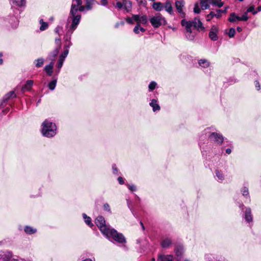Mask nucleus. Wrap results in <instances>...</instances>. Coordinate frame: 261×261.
<instances>
[{
  "mask_svg": "<svg viewBox=\"0 0 261 261\" xmlns=\"http://www.w3.org/2000/svg\"><path fill=\"white\" fill-rule=\"evenodd\" d=\"M76 10H75L72 7V9L71 10V14L73 16L72 18V23L70 25L68 30L67 31V34L66 38V41H69L68 44H65L64 51L61 54V55L63 56L66 57L69 53L68 48L70 47V46L72 45V43L70 41L71 39V35L73 33V31L76 29L78 24L80 21V16L76 15L75 14Z\"/></svg>",
  "mask_w": 261,
  "mask_h": 261,
  "instance_id": "nucleus-1",
  "label": "nucleus"
},
{
  "mask_svg": "<svg viewBox=\"0 0 261 261\" xmlns=\"http://www.w3.org/2000/svg\"><path fill=\"white\" fill-rule=\"evenodd\" d=\"M41 126V133L43 136L51 138L56 134L57 127L53 122L45 120L42 123Z\"/></svg>",
  "mask_w": 261,
  "mask_h": 261,
  "instance_id": "nucleus-2",
  "label": "nucleus"
},
{
  "mask_svg": "<svg viewBox=\"0 0 261 261\" xmlns=\"http://www.w3.org/2000/svg\"><path fill=\"white\" fill-rule=\"evenodd\" d=\"M104 236L110 241H114L118 243L124 244L126 243V239L122 233L118 232L116 230L110 227Z\"/></svg>",
  "mask_w": 261,
  "mask_h": 261,
  "instance_id": "nucleus-3",
  "label": "nucleus"
},
{
  "mask_svg": "<svg viewBox=\"0 0 261 261\" xmlns=\"http://www.w3.org/2000/svg\"><path fill=\"white\" fill-rule=\"evenodd\" d=\"M82 0H72V4L71 5V8L70 10V12L69 13V15L68 16V19H67V23L68 24L71 21V23H72V18L73 16L71 14V10L72 9V7L73 6V8L75 10H76L75 14L76 15H80V19L81 18V15L77 13L78 10L80 11H84L85 9H86V6H82Z\"/></svg>",
  "mask_w": 261,
  "mask_h": 261,
  "instance_id": "nucleus-4",
  "label": "nucleus"
},
{
  "mask_svg": "<svg viewBox=\"0 0 261 261\" xmlns=\"http://www.w3.org/2000/svg\"><path fill=\"white\" fill-rule=\"evenodd\" d=\"M150 22L155 28H159L161 25H165L167 23L165 17L160 13H157L150 18Z\"/></svg>",
  "mask_w": 261,
  "mask_h": 261,
  "instance_id": "nucleus-5",
  "label": "nucleus"
},
{
  "mask_svg": "<svg viewBox=\"0 0 261 261\" xmlns=\"http://www.w3.org/2000/svg\"><path fill=\"white\" fill-rule=\"evenodd\" d=\"M95 223L103 235L110 228L109 225L106 224V221L102 216L97 217L95 219Z\"/></svg>",
  "mask_w": 261,
  "mask_h": 261,
  "instance_id": "nucleus-6",
  "label": "nucleus"
},
{
  "mask_svg": "<svg viewBox=\"0 0 261 261\" xmlns=\"http://www.w3.org/2000/svg\"><path fill=\"white\" fill-rule=\"evenodd\" d=\"M126 21L129 23L133 24L134 22H137L138 21H142L143 24L147 23L148 21V18L146 15L140 16L139 15L133 14L132 17H127L125 18Z\"/></svg>",
  "mask_w": 261,
  "mask_h": 261,
  "instance_id": "nucleus-7",
  "label": "nucleus"
},
{
  "mask_svg": "<svg viewBox=\"0 0 261 261\" xmlns=\"http://www.w3.org/2000/svg\"><path fill=\"white\" fill-rule=\"evenodd\" d=\"M114 6L118 10L124 9L126 12H129L132 9V3L128 0H123L122 2H117L114 4Z\"/></svg>",
  "mask_w": 261,
  "mask_h": 261,
  "instance_id": "nucleus-8",
  "label": "nucleus"
},
{
  "mask_svg": "<svg viewBox=\"0 0 261 261\" xmlns=\"http://www.w3.org/2000/svg\"><path fill=\"white\" fill-rule=\"evenodd\" d=\"M181 24L182 26L185 27L186 30V37L188 39L190 40H194L195 38V35L192 33L191 27H192V22L191 21H186L183 19L181 21Z\"/></svg>",
  "mask_w": 261,
  "mask_h": 261,
  "instance_id": "nucleus-9",
  "label": "nucleus"
},
{
  "mask_svg": "<svg viewBox=\"0 0 261 261\" xmlns=\"http://www.w3.org/2000/svg\"><path fill=\"white\" fill-rule=\"evenodd\" d=\"M185 4V1L184 0H178L175 3L176 10L178 12L181 14L182 17H184L185 16V13L183 11Z\"/></svg>",
  "mask_w": 261,
  "mask_h": 261,
  "instance_id": "nucleus-10",
  "label": "nucleus"
},
{
  "mask_svg": "<svg viewBox=\"0 0 261 261\" xmlns=\"http://www.w3.org/2000/svg\"><path fill=\"white\" fill-rule=\"evenodd\" d=\"M210 138L218 144H221L224 141L222 135L218 133H213L210 135Z\"/></svg>",
  "mask_w": 261,
  "mask_h": 261,
  "instance_id": "nucleus-11",
  "label": "nucleus"
},
{
  "mask_svg": "<svg viewBox=\"0 0 261 261\" xmlns=\"http://www.w3.org/2000/svg\"><path fill=\"white\" fill-rule=\"evenodd\" d=\"M219 29L215 25H213L209 33V37L211 40L213 41H216L218 39L217 34L218 33Z\"/></svg>",
  "mask_w": 261,
  "mask_h": 261,
  "instance_id": "nucleus-12",
  "label": "nucleus"
},
{
  "mask_svg": "<svg viewBox=\"0 0 261 261\" xmlns=\"http://www.w3.org/2000/svg\"><path fill=\"white\" fill-rule=\"evenodd\" d=\"M244 218L246 222L250 223L252 222L253 216L251 214V208L249 207H245L244 212Z\"/></svg>",
  "mask_w": 261,
  "mask_h": 261,
  "instance_id": "nucleus-13",
  "label": "nucleus"
},
{
  "mask_svg": "<svg viewBox=\"0 0 261 261\" xmlns=\"http://www.w3.org/2000/svg\"><path fill=\"white\" fill-rule=\"evenodd\" d=\"M172 244V240L170 238L165 237L162 239L161 245L163 248H169Z\"/></svg>",
  "mask_w": 261,
  "mask_h": 261,
  "instance_id": "nucleus-14",
  "label": "nucleus"
},
{
  "mask_svg": "<svg viewBox=\"0 0 261 261\" xmlns=\"http://www.w3.org/2000/svg\"><path fill=\"white\" fill-rule=\"evenodd\" d=\"M12 254L10 252H3L0 254V261H18L15 259H12Z\"/></svg>",
  "mask_w": 261,
  "mask_h": 261,
  "instance_id": "nucleus-15",
  "label": "nucleus"
},
{
  "mask_svg": "<svg viewBox=\"0 0 261 261\" xmlns=\"http://www.w3.org/2000/svg\"><path fill=\"white\" fill-rule=\"evenodd\" d=\"M175 253L178 259H179L184 253V248L182 245H177L175 248Z\"/></svg>",
  "mask_w": 261,
  "mask_h": 261,
  "instance_id": "nucleus-16",
  "label": "nucleus"
},
{
  "mask_svg": "<svg viewBox=\"0 0 261 261\" xmlns=\"http://www.w3.org/2000/svg\"><path fill=\"white\" fill-rule=\"evenodd\" d=\"M149 106L152 108L153 112L159 111L161 109V107L158 101L155 99H152L149 103Z\"/></svg>",
  "mask_w": 261,
  "mask_h": 261,
  "instance_id": "nucleus-17",
  "label": "nucleus"
},
{
  "mask_svg": "<svg viewBox=\"0 0 261 261\" xmlns=\"http://www.w3.org/2000/svg\"><path fill=\"white\" fill-rule=\"evenodd\" d=\"M217 13H214V12H211L206 16V20L210 21L213 17H216L217 18H219L221 17V10H217Z\"/></svg>",
  "mask_w": 261,
  "mask_h": 261,
  "instance_id": "nucleus-18",
  "label": "nucleus"
},
{
  "mask_svg": "<svg viewBox=\"0 0 261 261\" xmlns=\"http://www.w3.org/2000/svg\"><path fill=\"white\" fill-rule=\"evenodd\" d=\"M10 27L13 29L16 28L18 25V20L17 18L14 16H12L11 18L8 19Z\"/></svg>",
  "mask_w": 261,
  "mask_h": 261,
  "instance_id": "nucleus-19",
  "label": "nucleus"
},
{
  "mask_svg": "<svg viewBox=\"0 0 261 261\" xmlns=\"http://www.w3.org/2000/svg\"><path fill=\"white\" fill-rule=\"evenodd\" d=\"M192 22V26L198 29V30H203V27H202V23L199 19L195 18L194 20L191 21Z\"/></svg>",
  "mask_w": 261,
  "mask_h": 261,
  "instance_id": "nucleus-20",
  "label": "nucleus"
},
{
  "mask_svg": "<svg viewBox=\"0 0 261 261\" xmlns=\"http://www.w3.org/2000/svg\"><path fill=\"white\" fill-rule=\"evenodd\" d=\"M215 173L216 177L219 181L222 182L225 179V175L221 170H216Z\"/></svg>",
  "mask_w": 261,
  "mask_h": 261,
  "instance_id": "nucleus-21",
  "label": "nucleus"
},
{
  "mask_svg": "<svg viewBox=\"0 0 261 261\" xmlns=\"http://www.w3.org/2000/svg\"><path fill=\"white\" fill-rule=\"evenodd\" d=\"M14 7H22L25 6V0H11Z\"/></svg>",
  "mask_w": 261,
  "mask_h": 261,
  "instance_id": "nucleus-22",
  "label": "nucleus"
},
{
  "mask_svg": "<svg viewBox=\"0 0 261 261\" xmlns=\"http://www.w3.org/2000/svg\"><path fill=\"white\" fill-rule=\"evenodd\" d=\"M158 261H173V256L171 255H160Z\"/></svg>",
  "mask_w": 261,
  "mask_h": 261,
  "instance_id": "nucleus-23",
  "label": "nucleus"
},
{
  "mask_svg": "<svg viewBox=\"0 0 261 261\" xmlns=\"http://www.w3.org/2000/svg\"><path fill=\"white\" fill-rule=\"evenodd\" d=\"M33 81L32 80H28L25 84L22 87L21 90L23 92L30 90L33 85Z\"/></svg>",
  "mask_w": 261,
  "mask_h": 261,
  "instance_id": "nucleus-24",
  "label": "nucleus"
},
{
  "mask_svg": "<svg viewBox=\"0 0 261 261\" xmlns=\"http://www.w3.org/2000/svg\"><path fill=\"white\" fill-rule=\"evenodd\" d=\"M165 10L170 14H173V7L171 2L170 1H167L164 6Z\"/></svg>",
  "mask_w": 261,
  "mask_h": 261,
  "instance_id": "nucleus-25",
  "label": "nucleus"
},
{
  "mask_svg": "<svg viewBox=\"0 0 261 261\" xmlns=\"http://www.w3.org/2000/svg\"><path fill=\"white\" fill-rule=\"evenodd\" d=\"M54 63L52 61L49 65L45 66L44 70L48 75H51Z\"/></svg>",
  "mask_w": 261,
  "mask_h": 261,
  "instance_id": "nucleus-26",
  "label": "nucleus"
},
{
  "mask_svg": "<svg viewBox=\"0 0 261 261\" xmlns=\"http://www.w3.org/2000/svg\"><path fill=\"white\" fill-rule=\"evenodd\" d=\"M199 66L203 68H207L210 65V62L206 59H200L198 61Z\"/></svg>",
  "mask_w": 261,
  "mask_h": 261,
  "instance_id": "nucleus-27",
  "label": "nucleus"
},
{
  "mask_svg": "<svg viewBox=\"0 0 261 261\" xmlns=\"http://www.w3.org/2000/svg\"><path fill=\"white\" fill-rule=\"evenodd\" d=\"M228 21L231 22H234L237 21H241V18L236 15L234 13H232L230 14L228 18Z\"/></svg>",
  "mask_w": 261,
  "mask_h": 261,
  "instance_id": "nucleus-28",
  "label": "nucleus"
},
{
  "mask_svg": "<svg viewBox=\"0 0 261 261\" xmlns=\"http://www.w3.org/2000/svg\"><path fill=\"white\" fill-rule=\"evenodd\" d=\"M152 8L157 11H161L163 9V5L160 2H155L152 4Z\"/></svg>",
  "mask_w": 261,
  "mask_h": 261,
  "instance_id": "nucleus-29",
  "label": "nucleus"
},
{
  "mask_svg": "<svg viewBox=\"0 0 261 261\" xmlns=\"http://www.w3.org/2000/svg\"><path fill=\"white\" fill-rule=\"evenodd\" d=\"M208 0H200V4L201 9L206 10L210 8V4L207 2Z\"/></svg>",
  "mask_w": 261,
  "mask_h": 261,
  "instance_id": "nucleus-30",
  "label": "nucleus"
},
{
  "mask_svg": "<svg viewBox=\"0 0 261 261\" xmlns=\"http://www.w3.org/2000/svg\"><path fill=\"white\" fill-rule=\"evenodd\" d=\"M83 217L85 220V222L90 227L93 226V223L91 222V219L90 217L87 216L86 214H83Z\"/></svg>",
  "mask_w": 261,
  "mask_h": 261,
  "instance_id": "nucleus-31",
  "label": "nucleus"
},
{
  "mask_svg": "<svg viewBox=\"0 0 261 261\" xmlns=\"http://www.w3.org/2000/svg\"><path fill=\"white\" fill-rule=\"evenodd\" d=\"M40 24V30L41 31L46 30L48 28V24L46 22L43 21V19H40L39 21Z\"/></svg>",
  "mask_w": 261,
  "mask_h": 261,
  "instance_id": "nucleus-32",
  "label": "nucleus"
},
{
  "mask_svg": "<svg viewBox=\"0 0 261 261\" xmlns=\"http://www.w3.org/2000/svg\"><path fill=\"white\" fill-rule=\"evenodd\" d=\"M36 229L30 227V226H25L24 228V231L29 234H32L36 232Z\"/></svg>",
  "mask_w": 261,
  "mask_h": 261,
  "instance_id": "nucleus-33",
  "label": "nucleus"
},
{
  "mask_svg": "<svg viewBox=\"0 0 261 261\" xmlns=\"http://www.w3.org/2000/svg\"><path fill=\"white\" fill-rule=\"evenodd\" d=\"M34 63L36 67H40L43 65L44 59L43 58H39L35 60Z\"/></svg>",
  "mask_w": 261,
  "mask_h": 261,
  "instance_id": "nucleus-34",
  "label": "nucleus"
},
{
  "mask_svg": "<svg viewBox=\"0 0 261 261\" xmlns=\"http://www.w3.org/2000/svg\"><path fill=\"white\" fill-rule=\"evenodd\" d=\"M86 8L87 10H90L92 8V5L95 3L94 0H86Z\"/></svg>",
  "mask_w": 261,
  "mask_h": 261,
  "instance_id": "nucleus-35",
  "label": "nucleus"
},
{
  "mask_svg": "<svg viewBox=\"0 0 261 261\" xmlns=\"http://www.w3.org/2000/svg\"><path fill=\"white\" fill-rule=\"evenodd\" d=\"M59 48H56L50 55L49 59L53 61L58 54Z\"/></svg>",
  "mask_w": 261,
  "mask_h": 261,
  "instance_id": "nucleus-36",
  "label": "nucleus"
},
{
  "mask_svg": "<svg viewBox=\"0 0 261 261\" xmlns=\"http://www.w3.org/2000/svg\"><path fill=\"white\" fill-rule=\"evenodd\" d=\"M56 84H57V80H53V81H51L48 84V88H49L50 90H54L56 88Z\"/></svg>",
  "mask_w": 261,
  "mask_h": 261,
  "instance_id": "nucleus-37",
  "label": "nucleus"
},
{
  "mask_svg": "<svg viewBox=\"0 0 261 261\" xmlns=\"http://www.w3.org/2000/svg\"><path fill=\"white\" fill-rule=\"evenodd\" d=\"M241 193H242V195L246 197V198L249 197L248 189L247 187H244L242 188L241 189Z\"/></svg>",
  "mask_w": 261,
  "mask_h": 261,
  "instance_id": "nucleus-38",
  "label": "nucleus"
},
{
  "mask_svg": "<svg viewBox=\"0 0 261 261\" xmlns=\"http://www.w3.org/2000/svg\"><path fill=\"white\" fill-rule=\"evenodd\" d=\"M141 24H143V22L142 21H138L137 22V24L135 27V28L134 29V32L135 33H136V34H139V33L140 25H141Z\"/></svg>",
  "mask_w": 261,
  "mask_h": 261,
  "instance_id": "nucleus-39",
  "label": "nucleus"
},
{
  "mask_svg": "<svg viewBox=\"0 0 261 261\" xmlns=\"http://www.w3.org/2000/svg\"><path fill=\"white\" fill-rule=\"evenodd\" d=\"M157 85V84L154 81H152L148 86V89L149 91H153Z\"/></svg>",
  "mask_w": 261,
  "mask_h": 261,
  "instance_id": "nucleus-40",
  "label": "nucleus"
},
{
  "mask_svg": "<svg viewBox=\"0 0 261 261\" xmlns=\"http://www.w3.org/2000/svg\"><path fill=\"white\" fill-rule=\"evenodd\" d=\"M194 12L195 13L199 14L201 12V9L199 7V4L198 3H196L194 4Z\"/></svg>",
  "mask_w": 261,
  "mask_h": 261,
  "instance_id": "nucleus-41",
  "label": "nucleus"
},
{
  "mask_svg": "<svg viewBox=\"0 0 261 261\" xmlns=\"http://www.w3.org/2000/svg\"><path fill=\"white\" fill-rule=\"evenodd\" d=\"M224 5V3L221 0H214V6H218L219 8L222 7Z\"/></svg>",
  "mask_w": 261,
  "mask_h": 261,
  "instance_id": "nucleus-42",
  "label": "nucleus"
},
{
  "mask_svg": "<svg viewBox=\"0 0 261 261\" xmlns=\"http://www.w3.org/2000/svg\"><path fill=\"white\" fill-rule=\"evenodd\" d=\"M228 35L230 38L233 37L235 35V30L233 28H230L228 33Z\"/></svg>",
  "mask_w": 261,
  "mask_h": 261,
  "instance_id": "nucleus-43",
  "label": "nucleus"
},
{
  "mask_svg": "<svg viewBox=\"0 0 261 261\" xmlns=\"http://www.w3.org/2000/svg\"><path fill=\"white\" fill-rule=\"evenodd\" d=\"M6 96H7L6 98L7 99H9L10 98L15 97L16 94H15L14 91H11L7 94Z\"/></svg>",
  "mask_w": 261,
  "mask_h": 261,
  "instance_id": "nucleus-44",
  "label": "nucleus"
},
{
  "mask_svg": "<svg viewBox=\"0 0 261 261\" xmlns=\"http://www.w3.org/2000/svg\"><path fill=\"white\" fill-rule=\"evenodd\" d=\"M254 6H250L247 10L246 12L248 13V12H252L253 14H256L257 12L256 11H254Z\"/></svg>",
  "mask_w": 261,
  "mask_h": 261,
  "instance_id": "nucleus-45",
  "label": "nucleus"
},
{
  "mask_svg": "<svg viewBox=\"0 0 261 261\" xmlns=\"http://www.w3.org/2000/svg\"><path fill=\"white\" fill-rule=\"evenodd\" d=\"M240 18H241V21H247L248 19L247 13L246 12H245L241 17H240Z\"/></svg>",
  "mask_w": 261,
  "mask_h": 261,
  "instance_id": "nucleus-46",
  "label": "nucleus"
},
{
  "mask_svg": "<svg viewBox=\"0 0 261 261\" xmlns=\"http://www.w3.org/2000/svg\"><path fill=\"white\" fill-rule=\"evenodd\" d=\"M127 186L128 189L132 192H134L136 190V187L134 185L127 184Z\"/></svg>",
  "mask_w": 261,
  "mask_h": 261,
  "instance_id": "nucleus-47",
  "label": "nucleus"
},
{
  "mask_svg": "<svg viewBox=\"0 0 261 261\" xmlns=\"http://www.w3.org/2000/svg\"><path fill=\"white\" fill-rule=\"evenodd\" d=\"M63 63H64L63 61L59 60L58 63V68L59 69L58 72L60 71V69L62 68Z\"/></svg>",
  "mask_w": 261,
  "mask_h": 261,
  "instance_id": "nucleus-48",
  "label": "nucleus"
},
{
  "mask_svg": "<svg viewBox=\"0 0 261 261\" xmlns=\"http://www.w3.org/2000/svg\"><path fill=\"white\" fill-rule=\"evenodd\" d=\"M124 24V22L123 21H121L120 22H118L115 24V28H118L120 25L123 26Z\"/></svg>",
  "mask_w": 261,
  "mask_h": 261,
  "instance_id": "nucleus-49",
  "label": "nucleus"
},
{
  "mask_svg": "<svg viewBox=\"0 0 261 261\" xmlns=\"http://www.w3.org/2000/svg\"><path fill=\"white\" fill-rule=\"evenodd\" d=\"M112 169H113V172L114 174H117L118 170L116 165L113 166Z\"/></svg>",
  "mask_w": 261,
  "mask_h": 261,
  "instance_id": "nucleus-50",
  "label": "nucleus"
},
{
  "mask_svg": "<svg viewBox=\"0 0 261 261\" xmlns=\"http://www.w3.org/2000/svg\"><path fill=\"white\" fill-rule=\"evenodd\" d=\"M118 180L119 181V183L120 184V185H123L124 184V179L122 177H119L118 178Z\"/></svg>",
  "mask_w": 261,
  "mask_h": 261,
  "instance_id": "nucleus-51",
  "label": "nucleus"
},
{
  "mask_svg": "<svg viewBox=\"0 0 261 261\" xmlns=\"http://www.w3.org/2000/svg\"><path fill=\"white\" fill-rule=\"evenodd\" d=\"M100 4L102 6H106L108 4L107 0H101Z\"/></svg>",
  "mask_w": 261,
  "mask_h": 261,
  "instance_id": "nucleus-52",
  "label": "nucleus"
},
{
  "mask_svg": "<svg viewBox=\"0 0 261 261\" xmlns=\"http://www.w3.org/2000/svg\"><path fill=\"white\" fill-rule=\"evenodd\" d=\"M62 30V28L60 27H57L55 29V32L58 33V34H60V32Z\"/></svg>",
  "mask_w": 261,
  "mask_h": 261,
  "instance_id": "nucleus-53",
  "label": "nucleus"
},
{
  "mask_svg": "<svg viewBox=\"0 0 261 261\" xmlns=\"http://www.w3.org/2000/svg\"><path fill=\"white\" fill-rule=\"evenodd\" d=\"M55 42L56 44L59 45L60 46L61 45V39L60 38H56L55 39Z\"/></svg>",
  "mask_w": 261,
  "mask_h": 261,
  "instance_id": "nucleus-54",
  "label": "nucleus"
},
{
  "mask_svg": "<svg viewBox=\"0 0 261 261\" xmlns=\"http://www.w3.org/2000/svg\"><path fill=\"white\" fill-rule=\"evenodd\" d=\"M104 208L107 211H109L110 210L109 205L108 203H106L104 204Z\"/></svg>",
  "mask_w": 261,
  "mask_h": 261,
  "instance_id": "nucleus-55",
  "label": "nucleus"
},
{
  "mask_svg": "<svg viewBox=\"0 0 261 261\" xmlns=\"http://www.w3.org/2000/svg\"><path fill=\"white\" fill-rule=\"evenodd\" d=\"M255 87L257 90H259L260 89V85L258 82H255Z\"/></svg>",
  "mask_w": 261,
  "mask_h": 261,
  "instance_id": "nucleus-56",
  "label": "nucleus"
},
{
  "mask_svg": "<svg viewBox=\"0 0 261 261\" xmlns=\"http://www.w3.org/2000/svg\"><path fill=\"white\" fill-rule=\"evenodd\" d=\"M65 58H66V57H65V56H62V55H61L60 56V57H59V60L64 61Z\"/></svg>",
  "mask_w": 261,
  "mask_h": 261,
  "instance_id": "nucleus-57",
  "label": "nucleus"
},
{
  "mask_svg": "<svg viewBox=\"0 0 261 261\" xmlns=\"http://www.w3.org/2000/svg\"><path fill=\"white\" fill-rule=\"evenodd\" d=\"M231 149H230V148H227V149H226V153L227 154H230V153H231Z\"/></svg>",
  "mask_w": 261,
  "mask_h": 261,
  "instance_id": "nucleus-58",
  "label": "nucleus"
},
{
  "mask_svg": "<svg viewBox=\"0 0 261 261\" xmlns=\"http://www.w3.org/2000/svg\"><path fill=\"white\" fill-rule=\"evenodd\" d=\"M139 4H143L144 0H137Z\"/></svg>",
  "mask_w": 261,
  "mask_h": 261,
  "instance_id": "nucleus-59",
  "label": "nucleus"
},
{
  "mask_svg": "<svg viewBox=\"0 0 261 261\" xmlns=\"http://www.w3.org/2000/svg\"><path fill=\"white\" fill-rule=\"evenodd\" d=\"M227 7H226L224 10H221L222 11L221 12V14L222 13H226L227 12Z\"/></svg>",
  "mask_w": 261,
  "mask_h": 261,
  "instance_id": "nucleus-60",
  "label": "nucleus"
},
{
  "mask_svg": "<svg viewBox=\"0 0 261 261\" xmlns=\"http://www.w3.org/2000/svg\"><path fill=\"white\" fill-rule=\"evenodd\" d=\"M237 30L239 32H241L242 31V29L241 27H238L237 28Z\"/></svg>",
  "mask_w": 261,
  "mask_h": 261,
  "instance_id": "nucleus-61",
  "label": "nucleus"
},
{
  "mask_svg": "<svg viewBox=\"0 0 261 261\" xmlns=\"http://www.w3.org/2000/svg\"><path fill=\"white\" fill-rule=\"evenodd\" d=\"M139 30H140V31H141V32H145V29H144V28H143L141 27V25H140Z\"/></svg>",
  "mask_w": 261,
  "mask_h": 261,
  "instance_id": "nucleus-62",
  "label": "nucleus"
},
{
  "mask_svg": "<svg viewBox=\"0 0 261 261\" xmlns=\"http://www.w3.org/2000/svg\"><path fill=\"white\" fill-rule=\"evenodd\" d=\"M214 0H208L207 1V2L209 4L210 3H211L212 5H214Z\"/></svg>",
  "mask_w": 261,
  "mask_h": 261,
  "instance_id": "nucleus-63",
  "label": "nucleus"
},
{
  "mask_svg": "<svg viewBox=\"0 0 261 261\" xmlns=\"http://www.w3.org/2000/svg\"><path fill=\"white\" fill-rule=\"evenodd\" d=\"M257 10H258V11H261V6H259L257 8Z\"/></svg>",
  "mask_w": 261,
  "mask_h": 261,
  "instance_id": "nucleus-64",
  "label": "nucleus"
}]
</instances>
